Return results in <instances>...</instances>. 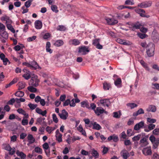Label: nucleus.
<instances>
[{
  "instance_id": "obj_59",
  "label": "nucleus",
  "mask_w": 159,
  "mask_h": 159,
  "mask_svg": "<svg viewBox=\"0 0 159 159\" xmlns=\"http://www.w3.org/2000/svg\"><path fill=\"white\" fill-rule=\"evenodd\" d=\"M100 39H95L93 40V44L95 46H97L99 43Z\"/></svg>"
},
{
  "instance_id": "obj_13",
  "label": "nucleus",
  "mask_w": 159,
  "mask_h": 159,
  "mask_svg": "<svg viewBox=\"0 0 159 159\" xmlns=\"http://www.w3.org/2000/svg\"><path fill=\"white\" fill-rule=\"evenodd\" d=\"M120 155L124 159H127L130 156L129 153L125 149H124L121 151Z\"/></svg>"
},
{
  "instance_id": "obj_48",
  "label": "nucleus",
  "mask_w": 159,
  "mask_h": 159,
  "mask_svg": "<svg viewBox=\"0 0 159 159\" xmlns=\"http://www.w3.org/2000/svg\"><path fill=\"white\" fill-rule=\"evenodd\" d=\"M51 9L53 11L55 12L56 13L58 11L57 10V7L55 5H52L51 6Z\"/></svg>"
},
{
  "instance_id": "obj_5",
  "label": "nucleus",
  "mask_w": 159,
  "mask_h": 159,
  "mask_svg": "<svg viewBox=\"0 0 159 159\" xmlns=\"http://www.w3.org/2000/svg\"><path fill=\"white\" fill-rule=\"evenodd\" d=\"M89 52V48L85 46L79 47L78 52L80 54L85 55Z\"/></svg>"
},
{
  "instance_id": "obj_7",
  "label": "nucleus",
  "mask_w": 159,
  "mask_h": 159,
  "mask_svg": "<svg viewBox=\"0 0 159 159\" xmlns=\"http://www.w3.org/2000/svg\"><path fill=\"white\" fill-rule=\"evenodd\" d=\"M100 103L103 107H108L111 104L109 99H102L100 100Z\"/></svg>"
},
{
  "instance_id": "obj_27",
  "label": "nucleus",
  "mask_w": 159,
  "mask_h": 159,
  "mask_svg": "<svg viewBox=\"0 0 159 159\" xmlns=\"http://www.w3.org/2000/svg\"><path fill=\"white\" fill-rule=\"evenodd\" d=\"M111 88V84L107 82H104L103 84V88L105 90H109Z\"/></svg>"
},
{
  "instance_id": "obj_28",
  "label": "nucleus",
  "mask_w": 159,
  "mask_h": 159,
  "mask_svg": "<svg viewBox=\"0 0 159 159\" xmlns=\"http://www.w3.org/2000/svg\"><path fill=\"white\" fill-rule=\"evenodd\" d=\"M115 85L118 88H120L121 87V80L120 78H117L116 80L114 81Z\"/></svg>"
},
{
  "instance_id": "obj_60",
  "label": "nucleus",
  "mask_w": 159,
  "mask_h": 159,
  "mask_svg": "<svg viewBox=\"0 0 159 159\" xmlns=\"http://www.w3.org/2000/svg\"><path fill=\"white\" fill-rule=\"evenodd\" d=\"M155 125L152 124H150L148 125V128L151 130L153 129L155 127Z\"/></svg>"
},
{
  "instance_id": "obj_50",
  "label": "nucleus",
  "mask_w": 159,
  "mask_h": 159,
  "mask_svg": "<svg viewBox=\"0 0 159 159\" xmlns=\"http://www.w3.org/2000/svg\"><path fill=\"white\" fill-rule=\"evenodd\" d=\"M34 150L36 152L39 154H42V149L39 147H36L34 149Z\"/></svg>"
},
{
  "instance_id": "obj_61",
  "label": "nucleus",
  "mask_w": 159,
  "mask_h": 159,
  "mask_svg": "<svg viewBox=\"0 0 159 159\" xmlns=\"http://www.w3.org/2000/svg\"><path fill=\"white\" fill-rule=\"evenodd\" d=\"M15 102V99L14 98H11L7 102V104L12 105Z\"/></svg>"
},
{
  "instance_id": "obj_26",
  "label": "nucleus",
  "mask_w": 159,
  "mask_h": 159,
  "mask_svg": "<svg viewBox=\"0 0 159 159\" xmlns=\"http://www.w3.org/2000/svg\"><path fill=\"white\" fill-rule=\"evenodd\" d=\"M35 111L41 115L43 116H46V115L47 113V111L46 110L42 111L41 109L39 108H37L35 109Z\"/></svg>"
},
{
  "instance_id": "obj_29",
  "label": "nucleus",
  "mask_w": 159,
  "mask_h": 159,
  "mask_svg": "<svg viewBox=\"0 0 159 159\" xmlns=\"http://www.w3.org/2000/svg\"><path fill=\"white\" fill-rule=\"evenodd\" d=\"M64 43L61 40H56L54 43V45L57 47H60L63 45Z\"/></svg>"
},
{
  "instance_id": "obj_22",
  "label": "nucleus",
  "mask_w": 159,
  "mask_h": 159,
  "mask_svg": "<svg viewBox=\"0 0 159 159\" xmlns=\"http://www.w3.org/2000/svg\"><path fill=\"white\" fill-rule=\"evenodd\" d=\"M108 141L112 140L114 142H117L119 140V138L118 136L115 135H112L109 136L107 139Z\"/></svg>"
},
{
  "instance_id": "obj_42",
  "label": "nucleus",
  "mask_w": 159,
  "mask_h": 159,
  "mask_svg": "<svg viewBox=\"0 0 159 159\" xmlns=\"http://www.w3.org/2000/svg\"><path fill=\"white\" fill-rule=\"evenodd\" d=\"M147 123H150V124H153L155 123L156 121V120L154 119H152L151 118H147Z\"/></svg>"
},
{
  "instance_id": "obj_12",
  "label": "nucleus",
  "mask_w": 159,
  "mask_h": 159,
  "mask_svg": "<svg viewBox=\"0 0 159 159\" xmlns=\"http://www.w3.org/2000/svg\"><path fill=\"white\" fill-rule=\"evenodd\" d=\"M144 124V123L143 121H141L135 125L134 127V129L137 131L139 130L141 128L143 127Z\"/></svg>"
},
{
  "instance_id": "obj_9",
  "label": "nucleus",
  "mask_w": 159,
  "mask_h": 159,
  "mask_svg": "<svg viewBox=\"0 0 159 159\" xmlns=\"http://www.w3.org/2000/svg\"><path fill=\"white\" fill-rule=\"evenodd\" d=\"M116 41L118 43L125 45H129L132 44V43L131 42L128 41H127L120 39H117L116 40Z\"/></svg>"
},
{
  "instance_id": "obj_54",
  "label": "nucleus",
  "mask_w": 159,
  "mask_h": 159,
  "mask_svg": "<svg viewBox=\"0 0 159 159\" xmlns=\"http://www.w3.org/2000/svg\"><path fill=\"white\" fill-rule=\"evenodd\" d=\"M125 4L126 5H133L134 3L133 0H127L125 2Z\"/></svg>"
},
{
  "instance_id": "obj_16",
  "label": "nucleus",
  "mask_w": 159,
  "mask_h": 159,
  "mask_svg": "<svg viewBox=\"0 0 159 159\" xmlns=\"http://www.w3.org/2000/svg\"><path fill=\"white\" fill-rule=\"evenodd\" d=\"M135 11L137 13L139 14L141 16L147 17H149V16H147L144 15L145 11L142 9L139 8L135 10Z\"/></svg>"
},
{
  "instance_id": "obj_49",
  "label": "nucleus",
  "mask_w": 159,
  "mask_h": 159,
  "mask_svg": "<svg viewBox=\"0 0 159 159\" xmlns=\"http://www.w3.org/2000/svg\"><path fill=\"white\" fill-rule=\"evenodd\" d=\"M102 148H103L102 152L103 154H104L107 153L108 151V148L106 147L105 146H103L102 147Z\"/></svg>"
},
{
  "instance_id": "obj_53",
  "label": "nucleus",
  "mask_w": 159,
  "mask_h": 159,
  "mask_svg": "<svg viewBox=\"0 0 159 159\" xmlns=\"http://www.w3.org/2000/svg\"><path fill=\"white\" fill-rule=\"evenodd\" d=\"M52 117L53 121L55 123H57L58 120L57 116L55 114H53L52 115Z\"/></svg>"
},
{
  "instance_id": "obj_14",
  "label": "nucleus",
  "mask_w": 159,
  "mask_h": 159,
  "mask_svg": "<svg viewBox=\"0 0 159 159\" xmlns=\"http://www.w3.org/2000/svg\"><path fill=\"white\" fill-rule=\"evenodd\" d=\"M157 107L156 106L153 105H149L148 108L146 109L147 112H155L156 111Z\"/></svg>"
},
{
  "instance_id": "obj_34",
  "label": "nucleus",
  "mask_w": 159,
  "mask_h": 159,
  "mask_svg": "<svg viewBox=\"0 0 159 159\" xmlns=\"http://www.w3.org/2000/svg\"><path fill=\"white\" fill-rule=\"evenodd\" d=\"M27 139L29 143L31 144L34 143L35 141V139L34 138L32 134H29L28 135Z\"/></svg>"
},
{
  "instance_id": "obj_25",
  "label": "nucleus",
  "mask_w": 159,
  "mask_h": 159,
  "mask_svg": "<svg viewBox=\"0 0 159 159\" xmlns=\"http://www.w3.org/2000/svg\"><path fill=\"white\" fill-rule=\"evenodd\" d=\"M1 20L2 21H6V24L8 23H11L12 22L11 20L9 19L8 16L6 15L2 16L1 18Z\"/></svg>"
},
{
  "instance_id": "obj_64",
  "label": "nucleus",
  "mask_w": 159,
  "mask_h": 159,
  "mask_svg": "<svg viewBox=\"0 0 159 159\" xmlns=\"http://www.w3.org/2000/svg\"><path fill=\"white\" fill-rule=\"evenodd\" d=\"M152 159H159V155L157 153H154L152 157Z\"/></svg>"
},
{
  "instance_id": "obj_4",
  "label": "nucleus",
  "mask_w": 159,
  "mask_h": 159,
  "mask_svg": "<svg viewBox=\"0 0 159 159\" xmlns=\"http://www.w3.org/2000/svg\"><path fill=\"white\" fill-rule=\"evenodd\" d=\"M149 139L153 144V148L154 149L157 148L159 143V139H156L153 135L150 136Z\"/></svg>"
},
{
  "instance_id": "obj_63",
  "label": "nucleus",
  "mask_w": 159,
  "mask_h": 159,
  "mask_svg": "<svg viewBox=\"0 0 159 159\" xmlns=\"http://www.w3.org/2000/svg\"><path fill=\"white\" fill-rule=\"evenodd\" d=\"M127 133L128 135L130 137L133 135V132L132 129H129L127 130Z\"/></svg>"
},
{
  "instance_id": "obj_8",
  "label": "nucleus",
  "mask_w": 159,
  "mask_h": 159,
  "mask_svg": "<svg viewBox=\"0 0 159 159\" xmlns=\"http://www.w3.org/2000/svg\"><path fill=\"white\" fill-rule=\"evenodd\" d=\"M58 115L61 119L64 120H66L68 116L67 112L65 110H63L61 112L59 113Z\"/></svg>"
},
{
  "instance_id": "obj_18",
  "label": "nucleus",
  "mask_w": 159,
  "mask_h": 159,
  "mask_svg": "<svg viewBox=\"0 0 159 159\" xmlns=\"http://www.w3.org/2000/svg\"><path fill=\"white\" fill-rule=\"evenodd\" d=\"M152 4L151 2H143L138 4V6L141 8H146L150 7Z\"/></svg>"
},
{
  "instance_id": "obj_31",
  "label": "nucleus",
  "mask_w": 159,
  "mask_h": 159,
  "mask_svg": "<svg viewBox=\"0 0 159 159\" xmlns=\"http://www.w3.org/2000/svg\"><path fill=\"white\" fill-rule=\"evenodd\" d=\"M140 63L142 66L147 70H150V69L148 66L147 63H145L143 60H141L140 61Z\"/></svg>"
},
{
  "instance_id": "obj_45",
  "label": "nucleus",
  "mask_w": 159,
  "mask_h": 159,
  "mask_svg": "<svg viewBox=\"0 0 159 159\" xmlns=\"http://www.w3.org/2000/svg\"><path fill=\"white\" fill-rule=\"evenodd\" d=\"M92 155L95 158H98L99 157V154L96 150H93L92 153Z\"/></svg>"
},
{
  "instance_id": "obj_39",
  "label": "nucleus",
  "mask_w": 159,
  "mask_h": 159,
  "mask_svg": "<svg viewBox=\"0 0 159 159\" xmlns=\"http://www.w3.org/2000/svg\"><path fill=\"white\" fill-rule=\"evenodd\" d=\"M127 106L130 107L131 109H133L134 108L138 106V105L134 103H128L126 104Z\"/></svg>"
},
{
  "instance_id": "obj_1",
  "label": "nucleus",
  "mask_w": 159,
  "mask_h": 159,
  "mask_svg": "<svg viewBox=\"0 0 159 159\" xmlns=\"http://www.w3.org/2000/svg\"><path fill=\"white\" fill-rule=\"evenodd\" d=\"M154 45L152 43H150L147 45V53L148 57H152L154 55Z\"/></svg>"
},
{
  "instance_id": "obj_58",
  "label": "nucleus",
  "mask_w": 159,
  "mask_h": 159,
  "mask_svg": "<svg viewBox=\"0 0 159 159\" xmlns=\"http://www.w3.org/2000/svg\"><path fill=\"white\" fill-rule=\"evenodd\" d=\"M2 37L4 38L7 39L8 38V34L5 31H4L2 35Z\"/></svg>"
},
{
  "instance_id": "obj_40",
  "label": "nucleus",
  "mask_w": 159,
  "mask_h": 159,
  "mask_svg": "<svg viewBox=\"0 0 159 159\" xmlns=\"http://www.w3.org/2000/svg\"><path fill=\"white\" fill-rule=\"evenodd\" d=\"M142 26V25L141 24L139 23L133 25L132 30H134L135 29H140V28Z\"/></svg>"
},
{
  "instance_id": "obj_52",
  "label": "nucleus",
  "mask_w": 159,
  "mask_h": 159,
  "mask_svg": "<svg viewBox=\"0 0 159 159\" xmlns=\"http://www.w3.org/2000/svg\"><path fill=\"white\" fill-rule=\"evenodd\" d=\"M44 118H42L41 117H40L37 118L36 120V124H41L43 122V120H44Z\"/></svg>"
},
{
  "instance_id": "obj_23",
  "label": "nucleus",
  "mask_w": 159,
  "mask_h": 159,
  "mask_svg": "<svg viewBox=\"0 0 159 159\" xmlns=\"http://www.w3.org/2000/svg\"><path fill=\"white\" fill-rule=\"evenodd\" d=\"M144 113V111L142 108H139L137 111L134 112L133 114V116L134 117H136L138 115L143 114Z\"/></svg>"
},
{
  "instance_id": "obj_36",
  "label": "nucleus",
  "mask_w": 159,
  "mask_h": 159,
  "mask_svg": "<svg viewBox=\"0 0 159 159\" xmlns=\"http://www.w3.org/2000/svg\"><path fill=\"white\" fill-rule=\"evenodd\" d=\"M55 129L56 128L55 127L48 126L46 128V130L49 134H51Z\"/></svg>"
},
{
  "instance_id": "obj_15",
  "label": "nucleus",
  "mask_w": 159,
  "mask_h": 159,
  "mask_svg": "<svg viewBox=\"0 0 159 159\" xmlns=\"http://www.w3.org/2000/svg\"><path fill=\"white\" fill-rule=\"evenodd\" d=\"M106 20L107 23V24L110 25H114L116 24H117L118 21L116 20L113 18L110 19L109 18H106Z\"/></svg>"
},
{
  "instance_id": "obj_6",
  "label": "nucleus",
  "mask_w": 159,
  "mask_h": 159,
  "mask_svg": "<svg viewBox=\"0 0 159 159\" xmlns=\"http://www.w3.org/2000/svg\"><path fill=\"white\" fill-rule=\"evenodd\" d=\"M143 154L145 156H151L152 152L151 146H148L144 148L142 150Z\"/></svg>"
},
{
  "instance_id": "obj_11",
  "label": "nucleus",
  "mask_w": 159,
  "mask_h": 159,
  "mask_svg": "<svg viewBox=\"0 0 159 159\" xmlns=\"http://www.w3.org/2000/svg\"><path fill=\"white\" fill-rule=\"evenodd\" d=\"M55 137L56 140L59 143L62 141V134L59 132V130L58 129L56 131Z\"/></svg>"
},
{
  "instance_id": "obj_17",
  "label": "nucleus",
  "mask_w": 159,
  "mask_h": 159,
  "mask_svg": "<svg viewBox=\"0 0 159 159\" xmlns=\"http://www.w3.org/2000/svg\"><path fill=\"white\" fill-rule=\"evenodd\" d=\"M95 113L97 116H99L101 114H102L104 112V110L101 107H97L94 110Z\"/></svg>"
},
{
  "instance_id": "obj_47",
  "label": "nucleus",
  "mask_w": 159,
  "mask_h": 159,
  "mask_svg": "<svg viewBox=\"0 0 159 159\" xmlns=\"http://www.w3.org/2000/svg\"><path fill=\"white\" fill-rule=\"evenodd\" d=\"M17 79H13L10 83L9 84H7L6 86V88H7L11 85H12L13 84H15L17 82Z\"/></svg>"
},
{
  "instance_id": "obj_32",
  "label": "nucleus",
  "mask_w": 159,
  "mask_h": 159,
  "mask_svg": "<svg viewBox=\"0 0 159 159\" xmlns=\"http://www.w3.org/2000/svg\"><path fill=\"white\" fill-rule=\"evenodd\" d=\"M113 117L116 118H119L121 115V113L120 111H118L114 112L113 113Z\"/></svg>"
},
{
  "instance_id": "obj_44",
  "label": "nucleus",
  "mask_w": 159,
  "mask_h": 159,
  "mask_svg": "<svg viewBox=\"0 0 159 159\" xmlns=\"http://www.w3.org/2000/svg\"><path fill=\"white\" fill-rule=\"evenodd\" d=\"M33 1V0H28L25 3V6L27 8L29 7Z\"/></svg>"
},
{
  "instance_id": "obj_33",
  "label": "nucleus",
  "mask_w": 159,
  "mask_h": 159,
  "mask_svg": "<svg viewBox=\"0 0 159 159\" xmlns=\"http://www.w3.org/2000/svg\"><path fill=\"white\" fill-rule=\"evenodd\" d=\"M93 125V129L97 130H99L102 128L101 126L98 124L96 122H94L92 124Z\"/></svg>"
},
{
  "instance_id": "obj_10",
  "label": "nucleus",
  "mask_w": 159,
  "mask_h": 159,
  "mask_svg": "<svg viewBox=\"0 0 159 159\" xmlns=\"http://www.w3.org/2000/svg\"><path fill=\"white\" fill-rule=\"evenodd\" d=\"M23 72L24 74L22 75V76L26 80L29 79L30 77V72L28 70L24 69L23 70Z\"/></svg>"
},
{
  "instance_id": "obj_41",
  "label": "nucleus",
  "mask_w": 159,
  "mask_h": 159,
  "mask_svg": "<svg viewBox=\"0 0 159 159\" xmlns=\"http://www.w3.org/2000/svg\"><path fill=\"white\" fill-rule=\"evenodd\" d=\"M24 94V92L20 91H18L15 93V95L16 96L20 97L23 96Z\"/></svg>"
},
{
  "instance_id": "obj_62",
  "label": "nucleus",
  "mask_w": 159,
  "mask_h": 159,
  "mask_svg": "<svg viewBox=\"0 0 159 159\" xmlns=\"http://www.w3.org/2000/svg\"><path fill=\"white\" fill-rule=\"evenodd\" d=\"M140 31L143 33H146L148 31V29L142 26L140 28Z\"/></svg>"
},
{
  "instance_id": "obj_56",
  "label": "nucleus",
  "mask_w": 159,
  "mask_h": 159,
  "mask_svg": "<svg viewBox=\"0 0 159 159\" xmlns=\"http://www.w3.org/2000/svg\"><path fill=\"white\" fill-rule=\"evenodd\" d=\"M152 134L155 135H159V129L156 128L152 131Z\"/></svg>"
},
{
  "instance_id": "obj_24",
  "label": "nucleus",
  "mask_w": 159,
  "mask_h": 159,
  "mask_svg": "<svg viewBox=\"0 0 159 159\" xmlns=\"http://www.w3.org/2000/svg\"><path fill=\"white\" fill-rule=\"evenodd\" d=\"M16 154L18 157H19L21 159H25L26 155L22 152H20L17 150L16 152Z\"/></svg>"
},
{
  "instance_id": "obj_21",
  "label": "nucleus",
  "mask_w": 159,
  "mask_h": 159,
  "mask_svg": "<svg viewBox=\"0 0 159 159\" xmlns=\"http://www.w3.org/2000/svg\"><path fill=\"white\" fill-rule=\"evenodd\" d=\"M140 143L141 147H144L148 144V143L146 138H142L140 140Z\"/></svg>"
},
{
  "instance_id": "obj_43",
  "label": "nucleus",
  "mask_w": 159,
  "mask_h": 159,
  "mask_svg": "<svg viewBox=\"0 0 159 159\" xmlns=\"http://www.w3.org/2000/svg\"><path fill=\"white\" fill-rule=\"evenodd\" d=\"M28 90L31 92H35L37 91V89L33 87V86L31 85L29 86L27 88Z\"/></svg>"
},
{
  "instance_id": "obj_19",
  "label": "nucleus",
  "mask_w": 159,
  "mask_h": 159,
  "mask_svg": "<svg viewBox=\"0 0 159 159\" xmlns=\"http://www.w3.org/2000/svg\"><path fill=\"white\" fill-rule=\"evenodd\" d=\"M34 25L37 29H40L42 27V22L39 20H36L34 22Z\"/></svg>"
},
{
  "instance_id": "obj_35",
  "label": "nucleus",
  "mask_w": 159,
  "mask_h": 159,
  "mask_svg": "<svg viewBox=\"0 0 159 159\" xmlns=\"http://www.w3.org/2000/svg\"><path fill=\"white\" fill-rule=\"evenodd\" d=\"M11 23H8L6 24V26L8 30H10L12 33H14L15 31L11 24Z\"/></svg>"
},
{
  "instance_id": "obj_55",
  "label": "nucleus",
  "mask_w": 159,
  "mask_h": 159,
  "mask_svg": "<svg viewBox=\"0 0 159 159\" xmlns=\"http://www.w3.org/2000/svg\"><path fill=\"white\" fill-rule=\"evenodd\" d=\"M141 135L139 134L137 136H134L132 138V140L133 141H138L141 138Z\"/></svg>"
},
{
  "instance_id": "obj_30",
  "label": "nucleus",
  "mask_w": 159,
  "mask_h": 159,
  "mask_svg": "<svg viewBox=\"0 0 159 159\" xmlns=\"http://www.w3.org/2000/svg\"><path fill=\"white\" fill-rule=\"evenodd\" d=\"M51 44L50 42H48L46 44V50L47 52H48L50 53H52V50L50 49Z\"/></svg>"
},
{
  "instance_id": "obj_3",
  "label": "nucleus",
  "mask_w": 159,
  "mask_h": 159,
  "mask_svg": "<svg viewBox=\"0 0 159 159\" xmlns=\"http://www.w3.org/2000/svg\"><path fill=\"white\" fill-rule=\"evenodd\" d=\"M22 64L23 66H25L28 67H30L31 69H36L39 68L41 69L37 63L34 61L30 62L29 63L23 62Z\"/></svg>"
},
{
  "instance_id": "obj_46",
  "label": "nucleus",
  "mask_w": 159,
  "mask_h": 159,
  "mask_svg": "<svg viewBox=\"0 0 159 159\" xmlns=\"http://www.w3.org/2000/svg\"><path fill=\"white\" fill-rule=\"evenodd\" d=\"M57 30L64 31L66 30V28L63 25H60L57 27Z\"/></svg>"
},
{
  "instance_id": "obj_2",
  "label": "nucleus",
  "mask_w": 159,
  "mask_h": 159,
  "mask_svg": "<svg viewBox=\"0 0 159 159\" xmlns=\"http://www.w3.org/2000/svg\"><path fill=\"white\" fill-rule=\"evenodd\" d=\"M38 78L37 75H33L29 82V85L34 87L38 86L39 80Z\"/></svg>"
},
{
  "instance_id": "obj_38",
  "label": "nucleus",
  "mask_w": 159,
  "mask_h": 159,
  "mask_svg": "<svg viewBox=\"0 0 159 159\" xmlns=\"http://www.w3.org/2000/svg\"><path fill=\"white\" fill-rule=\"evenodd\" d=\"M25 83L23 82H20L18 83L17 84V86L18 87V89H21L24 88L25 87Z\"/></svg>"
},
{
  "instance_id": "obj_51",
  "label": "nucleus",
  "mask_w": 159,
  "mask_h": 159,
  "mask_svg": "<svg viewBox=\"0 0 159 159\" xmlns=\"http://www.w3.org/2000/svg\"><path fill=\"white\" fill-rule=\"evenodd\" d=\"M28 123V121L27 119H23L21 121V124L23 125H27Z\"/></svg>"
},
{
  "instance_id": "obj_37",
  "label": "nucleus",
  "mask_w": 159,
  "mask_h": 159,
  "mask_svg": "<svg viewBox=\"0 0 159 159\" xmlns=\"http://www.w3.org/2000/svg\"><path fill=\"white\" fill-rule=\"evenodd\" d=\"M81 107H86L88 109L89 108V105L87 101H83L81 102Z\"/></svg>"
},
{
  "instance_id": "obj_20",
  "label": "nucleus",
  "mask_w": 159,
  "mask_h": 159,
  "mask_svg": "<svg viewBox=\"0 0 159 159\" xmlns=\"http://www.w3.org/2000/svg\"><path fill=\"white\" fill-rule=\"evenodd\" d=\"M69 43L70 44L77 46L80 44V41L77 39H71L69 41Z\"/></svg>"
},
{
  "instance_id": "obj_57",
  "label": "nucleus",
  "mask_w": 159,
  "mask_h": 159,
  "mask_svg": "<svg viewBox=\"0 0 159 159\" xmlns=\"http://www.w3.org/2000/svg\"><path fill=\"white\" fill-rule=\"evenodd\" d=\"M29 107L32 110H34L36 108L37 105L36 104H34L31 103L29 104L28 105Z\"/></svg>"
}]
</instances>
